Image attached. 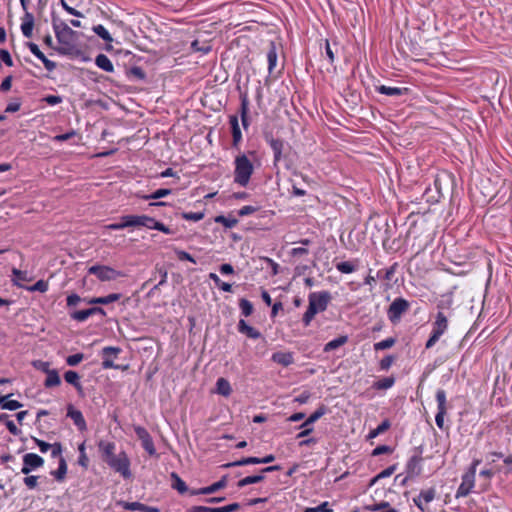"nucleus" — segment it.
I'll use <instances>...</instances> for the list:
<instances>
[{
  "label": "nucleus",
  "mask_w": 512,
  "mask_h": 512,
  "mask_svg": "<svg viewBox=\"0 0 512 512\" xmlns=\"http://www.w3.org/2000/svg\"><path fill=\"white\" fill-rule=\"evenodd\" d=\"M52 26L57 41L63 45L59 51L64 54L67 53V51L74 46V43L78 38V33L71 29L64 21L55 16L52 17Z\"/></svg>",
  "instance_id": "nucleus-1"
},
{
  "label": "nucleus",
  "mask_w": 512,
  "mask_h": 512,
  "mask_svg": "<svg viewBox=\"0 0 512 512\" xmlns=\"http://www.w3.org/2000/svg\"><path fill=\"white\" fill-rule=\"evenodd\" d=\"M330 300L331 295L328 291L311 293L308 308L303 315L304 325L308 326L317 313L325 311Z\"/></svg>",
  "instance_id": "nucleus-2"
},
{
  "label": "nucleus",
  "mask_w": 512,
  "mask_h": 512,
  "mask_svg": "<svg viewBox=\"0 0 512 512\" xmlns=\"http://www.w3.org/2000/svg\"><path fill=\"white\" fill-rule=\"evenodd\" d=\"M254 167L245 154L238 155L235 159L234 181L245 187L250 180Z\"/></svg>",
  "instance_id": "nucleus-3"
},
{
  "label": "nucleus",
  "mask_w": 512,
  "mask_h": 512,
  "mask_svg": "<svg viewBox=\"0 0 512 512\" xmlns=\"http://www.w3.org/2000/svg\"><path fill=\"white\" fill-rule=\"evenodd\" d=\"M480 460H474L470 469L462 476V483L456 492V498L466 497L474 487L476 467Z\"/></svg>",
  "instance_id": "nucleus-4"
},
{
  "label": "nucleus",
  "mask_w": 512,
  "mask_h": 512,
  "mask_svg": "<svg viewBox=\"0 0 512 512\" xmlns=\"http://www.w3.org/2000/svg\"><path fill=\"white\" fill-rule=\"evenodd\" d=\"M88 273L95 275L102 282L113 281L124 276L121 271L115 270L114 268L106 265H93L88 268Z\"/></svg>",
  "instance_id": "nucleus-5"
},
{
  "label": "nucleus",
  "mask_w": 512,
  "mask_h": 512,
  "mask_svg": "<svg viewBox=\"0 0 512 512\" xmlns=\"http://www.w3.org/2000/svg\"><path fill=\"white\" fill-rule=\"evenodd\" d=\"M116 472H119L124 478L131 476L130 461L125 452H120L106 462Z\"/></svg>",
  "instance_id": "nucleus-6"
},
{
  "label": "nucleus",
  "mask_w": 512,
  "mask_h": 512,
  "mask_svg": "<svg viewBox=\"0 0 512 512\" xmlns=\"http://www.w3.org/2000/svg\"><path fill=\"white\" fill-rule=\"evenodd\" d=\"M410 307V304L404 298H396L389 306L387 315L392 323H396L400 320L403 313H405Z\"/></svg>",
  "instance_id": "nucleus-7"
},
{
  "label": "nucleus",
  "mask_w": 512,
  "mask_h": 512,
  "mask_svg": "<svg viewBox=\"0 0 512 512\" xmlns=\"http://www.w3.org/2000/svg\"><path fill=\"white\" fill-rule=\"evenodd\" d=\"M44 464V459L35 454V453H27L23 456V467L21 472L25 475H28L32 470L42 467Z\"/></svg>",
  "instance_id": "nucleus-8"
},
{
  "label": "nucleus",
  "mask_w": 512,
  "mask_h": 512,
  "mask_svg": "<svg viewBox=\"0 0 512 512\" xmlns=\"http://www.w3.org/2000/svg\"><path fill=\"white\" fill-rule=\"evenodd\" d=\"M134 432L139 440H141L142 447L147 451V453L149 455H155L156 449L149 432L142 426H134Z\"/></svg>",
  "instance_id": "nucleus-9"
},
{
  "label": "nucleus",
  "mask_w": 512,
  "mask_h": 512,
  "mask_svg": "<svg viewBox=\"0 0 512 512\" xmlns=\"http://www.w3.org/2000/svg\"><path fill=\"white\" fill-rule=\"evenodd\" d=\"M121 352V349L119 347H112L108 346L103 348L102 354L105 357V359L102 362V367L104 369L114 368V369H121L126 370L128 369V365H116L114 362L109 358L110 356L116 357Z\"/></svg>",
  "instance_id": "nucleus-10"
},
{
  "label": "nucleus",
  "mask_w": 512,
  "mask_h": 512,
  "mask_svg": "<svg viewBox=\"0 0 512 512\" xmlns=\"http://www.w3.org/2000/svg\"><path fill=\"white\" fill-rule=\"evenodd\" d=\"M436 491L434 488L422 490L417 497L413 499L414 504L423 512L426 510V504L434 500Z\"/></svg>",
  "instance_id": "nucleus-11"
},
{
  "label": "nucleus",
  "mask_w": 512,
  "mask_h": 512,
  "mask_svg": "<svg viewBox=\"0 0 512 512\" xmlns=\"http://www.w3.org/2000/svg\"><path fill=\"white\" fill-rule=\"evenodd\" d=\"M27 46L29 50L43 63L44 67L48 71H53L56 68V63L49 60L39 49L38 45L33 42H28Z\"/></svg>",
  "instance_id": "nucleus-12"
},
{
  "label": "nucleus",
  "mask_w": 512,
  "mask_h": 512,
  "mask_svg": "<svg viewBox=\"0 0 512 512\" xmlns=\"http://www.w3.org/2000/svg\"><path fill=\"white\" fill-rule=\"evenodd\" d=\"M117 505L122 506L125 510L129 511L160 512V510L157 507L147 506L140 502L119 501Z\"/></svg>",
  "instance_id": "nucleus-13"
},
{
  "label": "nucleus",
  "mask_w": 512,
  "mask_h": 512,
  "mask_svg": "<svg viewBox=\"0 0 512 512\" xmlns=\"http://www.w3.org/2000/svg\"><path fill=\"white\" fill-rule=\"evenodd\" d=\"M67 417L71 418L74 424L78 427L80 431L86 430V421L83 417V414L80 410L74 408L73 405H68L67 407Z\"/></svg>",
  "instance_id": "nucleus-14"
},
{
  "label": "nucleus",
  "mask_w": 512,
  "mask_h": 512,
  "mask_svg": "<svg viewBox=\"0 0 512 512\" xmlns=\"http://www.w3.org/2000/svg\"><path fill=\"white\" fill-rule=\"evenodd\" d=\"M227 485V476H223L218 482L213 483L212 485L204 488H200L197 490H191V495H199V494H212L216 491L225 488Z\"/></svg>",
  "instance_id": "nucleus-15"
},
{
  "label": "nucleus",
  "mask_w": 512,
  "mask_h": 512,
  "mask_svg": "<svg viewBox=\"0 0 512 512\" xmlns=\"http://www.w3.org/2000/svg\"><path fill=\"white\" fill-rule=\"evenodd\" d=\"M240 508L238 503H232L223 507H206V506H194L191 512H235Z\"/></svg>",
  "instance_id": "nucleus-16"
},
{
  "label": "nucleus",
  "mask_w": 512,
  "mask_h": 512,
  "mask_svg": "<svg viewBox=\"0 0 512 512\" xmlns=\"http://www.w3.org/2000/svg\"><path fill=\"white\" fill-rule=\"evenodd\" d=\"M421 461L422 458L419 455L412 456L406 466L407 477L412 478L418 476L421 473Z\"/></svg>",
  "instance_id": "nucleus-17"
},
{
  "label": "nucleus",
  "mask_w": 512,
  "mask_h": 512,
  "mask_svg": "<svg viewBox=\"0 0 512 512\" xmlns=\"http://www.w3.org/2000/svg\"><path fill=\"white\" fill-rule=\"evenodd\" d=\"M448 327V319L444 315L443 312H438L436 315V320L433 324V330L435 334L442 336Z\"/></svg>",
  "instance_id": "nucleus-18"
},
{
  "label": "nucleus",
  "mask_w": 512,
  "mask_h": 512,
  "mask_svg": "<svg viewBox=\"0 0 512 512\" xmlns=\"http://www.w3.org/2000/svg\"><path fill=\"white\" fill-rule=\"evenodd\" d=\"M267 141L272 148L274 154V165H276L282 157L284 142L280 139H275L273 137H267Z\"/></svg>",
  "instance_id": "nucleus-19"
},
{
  "label": "nucleus",
  "mask_w": 512,
  "mask_h": 512,
  "mask_svg": "<svg viewBox=\"0 0 512 512\" xmlns=\"http://www.w3.org/2000/svg\"><path fill=\"white\" fill-rule=\"evenodd\" d=\"M34 27V16L30 12H26L23 18V22L21 24V31L23 35L27 38L32 36Z\"/></svg>",
  "instance_id": "nucleus-20"
},
{
  "label": "nucleus",
  "mask_w": 512,
  "mask_h": 512,
  "mask_svg": "<svg viewBox=\"0 0 512 512\" xmlns=\"http://www.w3.org/2000/svg\"><path fill=\"white\" fill-rule=\"evenodd\" d=\"M238 331L252 339H258L261 337V333L252 326L248 325L243 319H241L238 323Z\"/></svg>",
  "instance_id": "nucleus-21"
},
{
  "label": "nucleus",
  "mask_w": 512,
  "mask_h": 512,
  "mask_svg": "<svg viewBox=\"0 0 512 512\" xmlns=\"http://www.w3.org/2000/svg\"><path fill=\"white\" fill-rule=\"evenodd\" d=\"M272 360L284 367L291 365L294 361L293 354L290 352H276L272 355Z\"/></svg>",
  "instance_id": "nucleus-22"
},
{
  "label": "nucleus",
  "mask_w": 512,
  "mask_h": 512,
  "mask_svg": "<svg viewBox=\"0 0 512 512\" xmlns=\"http://www.w3.org/2000/svg\"><path fill=\"white\" fill-rule=\"evenodd\" d=\"M377 91L381 94H385L388 96H400L406 94L408 92V88H399V87H390L381 85L377 87Z\"/></svg>",
  "instance_id": "nucleus-23"
},
{
  "label": "nucleus",
  "mask_w": 512,
  "mask_h": 512,
  "mask_svg": "<svg viewBox=\"0 0 512 512\" xmlns=\"http://www.w3.org/2000/svg\"><path fill=\"white\" fill-rule=\"evenodd\" d=\"M121 297V294L119 293H112V294H109L107 296H103V297H94V298H91L88 300V303L89 304H102V305H107V304H110L112 302H115V301H118Z\"/></svg>",
  "instance_id": "nucleus-24"
},
{
  "label": "nucleus",
  "mask_w": 512,
  "mask_h": 512,
  "mask_svg": "<svg viewBox=\"0 0 512 512\" xmlns=\"http://www.w3.org/2000/svg\"><path fill=\"white\" fill-rule=\"evenodd\" d=\"M95 64L105 72L112 73L114 67L110 59L105 54H99L95 58Z\"/></svg>",
  "instance_id": "nucleus-25"
},
{
  "label": "nucleus",
  "mask_w": 512,
  "mask_h": 512,
  "mask_svg": "<svg viewBox=\"0 0 512 512\" xmlns=\"http://www.w3.org/2000/svg\"><path fill=\"white\" fill-rule=\"evenodd\" d=\"M230 124L232 129L233 146L236 147L242 139L237 116L230 117Z\"/></svg>",
  "instance_id": "nucleus-26"
},
{
  "label": "nucleus",
  "mask_w": 512,
  "mask_h": 512,
  "mask_svg": "<svg viewBox=\"0 0 512 512\" xmlns=\"http://www.w3.org/2000/svg\"><path fill=\"white\" fill-rule=\"evenodd\" d=\"M99 449L102 452L103 459L105 462H107L108 459H111L112 457H114L116 455L114 453L115 445L112 442L101 441L99 443Z\"/></svg>",
  "instance_id": "nucleus-27"
},
{
  "label": "nucleus",
  "mask_w": 512,
  "mask_h": 512,
  "mask_svg": "<svg viewBox=\"0 0 512 512\" xmlns=\"http://www.w3.org/2000/svg\"><path fill=\"white\" fill-rule=\"evenodd\" d=\"M64 379L67 383L73 385L78 391L82 389V385L80 383V376L77 372L69 370L65 372Z\"/></svg>",
  "instance_id": "nucleus-28"
},
{
  "label": "nucleus",
  "mask_w": 512,
  "mask_h": 512,
  "mask_svg": "<svg viewBox=\"0 0 512 512\" xmlns=\"http://www.w3.org/2000/svg\"><path fill=\"white\" fill-rule=\"evenodd\" d=\"M170 476L173 481L172 488L176 489L180 494H184L188 491L186 483L179 477L176 472H172Z\"/></svg>",
  "instance_id": "nucleus-29"
},
{
  "label": "nucleus",
  "mask_w": 512,
  "mask_h": 512,
  "mask_svg": "<svg viewBox=\"0 0 512 512\" xmlns=\"http://www.w3.org/2000/svg\"><path fill=\"white\" fill-rule=\"evenodd\" d=\"M347 341H348V337L346 335H342V336L326 343L323 350H324V352H330V351L335 350V349L339 348L340 346L344 345L345 343H347Z\"/></svg>",
  "instance_id": "nucleus-30"
},
{
  "label": "nucleus",
  "mask_w": 512,
  "mask_h": 512,
  "mask_svg": "<svg viewBox=\"0 0 512 512\" xmlns=\"http://www.w3.org/2000/svg\"><path fill=\"white\" fill-rule=\"evenodd\" d=\"M217 393L225 397L229 396L232 392L230 383L225 378H219L216 382Z\"/></svg>",
  "instance_id": "nucleus-31"
},
{
  "label": "nucleus",
  "mask_w": 512,
  "mask_h": 512,
  "mask_svg": "<svg viewBox=\"0 0 512 512\" xmlns=\"http://www.w3.org/2000/svg\"><path fill=\"white\" fill-rule=\"evenodd\" d=\"M268 70L272 73L277 63V52L274 42H270V48L267 53Z\"/></svg>",
  "instance_id": "nucleus-32"
},
{
  "label": "nucleus",
  "mask_w": 512,
  "mask_h": 512,
  "mask_svg": "<svg viewBox=\"0 0 512 512\" xmlns=\"http://www.w3.org/2000/svg\"><path fill=\"white\" fill-rule=\"evenodd\" d=\"M67 473V464L63 457H60L59 467L56 471H53L51 474L55 477V479L59 482L65 479Z\"/></svg>",
  "instance_id": "nucleus-33"
},
{
  "label": "nucleus",
  "mask_w": 512,
  "mask_h": 512,
  "mask_svg": "<svg viewBox=\"0 0 512 512\" xmlns=\"http://www.w3.org/2000/svg\"><path fill=\"white\" fill-rule=\"evenodd\" d=\"M325 413V407L321 406L314 413H312L304 423L300 425V428L311 426L314 422L320 419Z\"/></svg>",
  "instance_id": "nucleus-34"
},
{
  "label": "nucleus",
  "mask_w": 512,
  "mask_h": 512,
  "mask_svg": "<svg viewBox=\"0 0 512 512\" xmlns=\"http://www.w3.org/2000/svg\"><path fill=\"white\" fill-rule=\"evenodd\" d=\"M264 478L265 477H264L263 474L247 476V477H245V478H243V479L238 481L237 487L238 488H243L246 485L259 483V482L263 481Z\"/></svg>",
  "instance_id": "nucleus-35"
},
{
  "label": "nucleus",
  "mask_w": 512,
  "mask_h": 512,
  "mask_svg": "<svg viewBox=\"0 0 512 512\" xmlns=\"http://www.w3.org/2000/svg\"><path fill=\"white\" fill-rule=\"evenodd\" d=\"M12 274L15 276L14 284L19 287H22V285L20 284V281H24V282L31 281V277L28 275L27 271H22L17 268H13Z\"/></svg>",
  "instance_id": "nucleus-36"
},
{
  "label": "nucleus",
  "mask_w": 512,
  "mask_h": 512,
  "mask_svg": "<svg viewBox=\"0 0 512 512\" xmlns=\"http://www.w3.org/2000/svg\"><path fill=\"white\" fill-rule=\"evenodd\" d=\"M61 383L58 372L52 369L49 373H47V378L45 380V387L50 388L54 386H58Z\"/></svg>",
  "instance_id": "nucleus-37"
},
{
  "label": "nucleus",
  "mask_w": 512,
  "mask_h": 512,
  "mask_svg": "<svg viewBox=\"0 0 512 512\" xmlns=\"http://www.w3.org/2000/svg\"><path fill=\"white\" fill-rule=\"evenodd\" d=\"M128 227H142L146 219V215H126Z\"/></svg>",
  "instance_id": "nucleus-38"
},
{
  "label": "nucleus",
  "mask_w": 512,
  "mask_h": 512,
  "mask_svg": "<svg viewBox=\"0 0 512 512\" xmlns=\"http://www.w3.org/2000/svg\"><path fill=\"white\" fill-rule=\"evenodd\" d=\"M249 464H260L258 457H247L237 460L235 462H231L225 465V467H235V466H244Z\"/></svg>",
  "instance_id": "nucleus-39"
},
{
  "label": "nucleus",
  "mask_w": 512,
  "mask_h": 512,
  "mask_svg": "<svg viewBox=\"0 0 512 512\" xmlns=\"http://www.w3.org/2000/svg\"><path fill=\"white\" fill-rule=\"evenodd\" d=\"M191 48L195 52H201L203 54H206L211 51V45L208 42H200L199 40H194L191 43Z\"/></svg>",
  "instance_id": "nucleus-40"
},
{
  "label": "nucleus",
  "mask_w": 512,
  "mask_h": 512,
  "mask_svg": "<svg viewBox=\"0 0 512 512\" xmlns=\"http://www.w3.org/2000/svg\"><path fill=\"white\" fill-rule=\"evenodd\" d=\"M214 221L224 225L226 228H233L237 225L238 220L232 217H226L223 215L216 216Z\"/></svg>",
  "instance_id": "nucleus-41"
},
{
  "label": "nucleus",
  "mask_w": 512,
  "mask_h": 512,
  "mask_svg": "<svg viewBox=\"0 0 512 512\" xmlns=\"http://www.w3.org/2000/svg\"><path fill=\"white\" fill-rule=\"evenodd\" d=\"M93 32L102 38L104 41L110 43L113 41L110 33L105 29L103 25H96L92 28Z\"/></svg>",
  "instance_id": "nucleus-42"
},
{
  "label": "nucleus",
  "mask_w": 512,
  "mask_h": 512,
  "mask_svg": "<svg viewBox=\"0 0 512 512\" xmlns=\"http://www.w3.org/2000/svg\"><path fill=\"white\" fill-rule=\"evenodd\" d=\"M436 401H437V404H438V410H440V411H447L446 393H445L444 390L439 389L436 392Z\"/></svg>",
  "instance_id": "nucleus-43"
},
{
  "label": "nucleus",
  "mask_w": 512,
  "mask_h": 512,
  "mask_svg": "<svg viewBox=\"0 0 512 512\" xmlns=\"http://www.w3.org/2000/svg\"><path fill=\"white\" fill-rule=\"evenodd\" d=\"M393 377H385L374 384V387L379 390H385L393 386L394 384Z\"/></svg>",
  "instance_id": "nucleus-44"
},
{
  "label": "nucleus",
  "mask_w": 512,
  "mask_h": 512,
  "mask_svg": "<svg viewBox=\"0 0 512 512\" xmlns=\"http://www.w3.org/2000/svg\"><path fill=\"white\" fill-rule=\"evenodd\" d=\"M239 307L241 309L242 314L245 317L250 316L252 314V312H253V305L247 299H244V298L241 299L240 302H239Z\"/></svg>",
  "instance_id": "nucleus-45"
},
{
  "label": "nucleus",
  "mask_w": 512,
  "mask_h": 512,
  "mask_svg": "<svg viewBox=\"0 0 512 512\" xmlns=\"http://www.w3.org/2000/svg\"><path fill=\"white\" fill-rule=\"evenodd\" d=\"M90 316H92V312H91L90 308L89 309H85V310L75 311V312H73L71 314V317L74 320L79 321V322L85 321Z\"/></svg>",
  "instance_id": "nucleus-46"
},
{
  "label": "nucleus",
  "mask_w": 512,
  "mask_h": 512,
  "mask_svg": "<svg viewBox=\"0 0 512 512\" xmlns=\"http://www.w3.org/2000/svg\"><path fill=\"white\" fill-rule=\"evenodd\" d=\"M336 268L338 271H340L341 273H344V274L352 273L356 269L355 266L349 261H344V262L338 263L336 265Z\"/></svg>",
  "instance_id": "nucleus-47"
},
{
  "label": "nucleus",
  "mask_w": 512,
  "mask_h": 512,
  "mask_svg": "<svg viewBox=\"0 0 512 512\" xmlns=\"http://www.w3.org/2000/svg\"><path fill=\"white\" fill-rule=\"evenodd\" d=\"M395 343V339L394 338H387L385 340H382L380 342H377L374 344V349L376 351H379V350H385V349H389L391 348Z\"/></svg>",
  "instance_id": "nucleus-48"
},
{
  "label": "nucleus",
  "mask_w": 512,
  "mask_h": 512,
  "mask_svg": "<svg viewBox=\"0 0 512 512\" xmlns=\"http://www.w3.org/2000/svg\"><path fill=\"white\" fill-rule=\"evenodd\" d=\"M28 291L46 292L48 290V283L44 280L37 281L33 286L26 288Z\"/></svg>",
  "instance_id": "nucleus-49"
},
{
  "label": "nucleus",
  "mask_w": 512,
  "mask_h": 512,
  "mask_svg": "<svg viewBox=\"0 0 512 512\" xmlns=\"http://www.w3.org/2000/svg\"><path fill=\"white\" fill-rule=\"evenodd\" d=\"M171 189H158L150 195L145 196V199H160L171 194Z\"/></svg>",
  "instance_id": "nucleus-50"
},
{
  "label": "nucleus",
  "mask_w": 512,
  "mask_h": 512,
  "mask_svg": "<svg viewBox=\"0 0 512 512\" xmlns=\"http://www.w3.org/2000/svg\"><path fill=\"white\" fill-rule=\"evenodd\" d=\"M32 365L37 370H40L44 373H49L52 369H50V363L42 360H35L32 362Z\"/></svg>",
  "instance_id": "nucleus-51"
},
{
  "label": "nucleus",
  "mask_w": 512,
  "mask_h": 512,
  "mask_svg": "<svg viewBox=\"0 0 512 512\" xmlns=\"http://www.w3.org/2000/svg\"><path fill=\"white\" fill-rule=\"evenodd\" d=\"M182 218L186 220H191L194 222L200 221L204 218L203 212H184L182 213Z\"/></svg>",
  "instance_id": "nucleus-52"
},
{
  "label": "nucleus",
  "mask_w": 512,
  "mask_h": 512,
  "mask_svg": "<svg viewBox=\"0 0 512 512\" xmlns=\"http://www.w3.org/2000/svg\"><path fill=\"white\" fill-rule=\"evenodd\" d=\"M106 228L110 229V230H121L124 228H128V222L126 219V215H124L120 218V222L109 224L106 226Z\"/></svg>",
  "instance_id": "nucleus-53"
},
{
  "label": "nucleus",
  "mask_w": 512,
  "mask_h": 512,
  "mask_svg": "<svg viewBox=\"0 0 512 512\" xmlns=\"http://www.w3.org/2000/svg\"><path fill=\"white\" fill-rule=\"evenodd\" d=\"M390 427V423L385 420L383 421L376 429L372 430L369 434L370 438H374L378 436L379 434L385 432Z\"/></svg>",
  "instance_id": "nucleus-54"
},
{
  "label": "nucleus",
  "mask_w": 512,
  "mask_h": 512,
  "mask_svg": "<svg viewBox=\"0 0 512 512\" xmlns=\"http://www.w3.org/2000/svg\"><path fill=\"white\" fill-rule=\"evenodd\" d=\"M247 113H248V103H247L246 99H243L242 103H241V120H242V125L244 126V128H246L248 126Z\"/></svg>",
  "instance_id": "nucleus-55"
},
{
  "label": "nucleus",
  "mask_w": 512,
  "mask_h": 512,
  "mask_svg": "<svg viewBox=\"0 0 512 512\" xmlns=\"http://www.w3.org/2000/svg\"><path fill=\"white\" fill-rule=\"evenodd\" d=\"M84 358L82 353L73 354L67 357L66 362L69 366L78 365Z\"/></svg>",
  "instance_id": "nucleus-56"
},
{
  "label": "nucleus",
  "mask_w": 512,
  "mask_h": 512,
  "mask_svg": "<svg viewBox=\"0 0 512 512\" xmlns=\"http://www.w3.org/2000/svg\"><path fill=\"white\" fill-rule=\"evenodd\" d=\"M304 512H332V510L328 508V502H323L318 507L306 508Z\"/></svg>",
  "instance_id": "nucleus-57"
},
{
  "label": "nucleus",
  "mask_w": 512,
  "mask_h": 512,
  "mask_svg": "<svg viewBox=\"0 0 512 512\" xmlns=\"http://www.w3.org/2000/svg\"><path fill=\"white\" fill-rule=\"evenodd\" d=\"M1 60L9 67L13 66V60L10 53L5 49H0Z\"/></svg>",
  "instance_id": "nucleus-58"
},
{
  "label": "nucleus",
  "mask_w": 512,
  "mask_h": 512,
  "mask_svg": "<svg viewBox=\"0 0 512 512\" xmlns=\"http://www.w3.org/2000/svg\"><path fill=\"white\" fill-rule=\"evenodd\" d=\"M22 406V403H20L19 401L9 400L7 403L2 405V409L13 411L21 408Z\"/></svg>",
  "instance_id": "nucleus-59"
},
{
  "label": "nucleus",
  "mask_w": 512,
  "mask_h": 512,
  "mask_svg": "<svg viewBox=\"0 0 512 512\" xmlns=\"http://www.w3.org/2000/svg\"><path fill=\"white\" fill-rule=\"evenodd\" d=\"M37 480H38V476H26L24 479H23V482L24 484L29 488V489H34L36 486H37Z\"/></svg>",
  "instance_id": "nucleus-60"
},
{
  "label": "nucleus",
  "mask_w": 512,
  "mask_h": 512,
  "mask_svg": "<svg viewBox=\"0 0 512 512\" xmlns=\"http://www.w3.org/2000/svg\"><path fill=\"white\" fill-rule=\"evenodd\" d=\"M257 211V208L254 207V206H250V205H247V206H243L239 211H238V215L239 216H247V215H250V214H253L254 212Z\"/></svg>",
  "instance_id": "nucleus-61"
},
{
  "label": "nucleus",
  "mask_w": 512,
  "mask_h": 512,
  "mask_svg": "<svg viewBox=\"0 0 512 512\" xmlns=\"http://www.w3.org/2000/svg\"><path fill=\"white\" fill-rule=\"evenodd\" d=\"M50 449H51V456L53 458L61 457L62 446L60 443L51 444Z\"/></svg>",
  "instance_id": "nucleus-62"
},
{
  "label": "nucleus",
  "mask_w": 512,
  "mask_h": 512,
  "mask_svg": "<svg viewBox=\"0 0 512 512\" xmlns=\"http://www.w3.org/2000/svg\"><path fill=\"white\" fill-rule=\"evenodd\" d=\"M130 74L133 75L134 77L140 79V80H143L145 78L144 71L142 70L141 67H138V66L132 67L130 69Z\"/></svg>",
  "instance_id": "nucleus-63"
},
{
  "label": "nucleus",
  "mask_w": 512,
  "mask_h": 512,
  "mask_svg": "<svg viewBox=\"0 0 512 512\" xmlns=\"http://www.w3.org/2000/svg\"><path fill=\"white\" fill-rule=\"evenodd\" d=\"M43 101H45L49 105H56L62 102V98L58 95H48Z\"/></svg>",
  "instance_id": "nucleus-64"
}]
</instances>
